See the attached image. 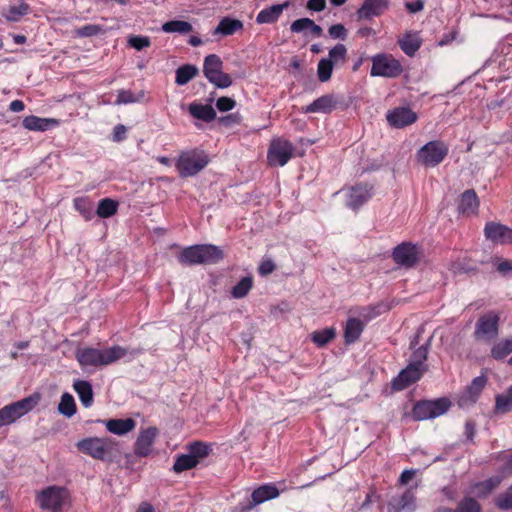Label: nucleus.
I'll list each match as a JSON object with an SVG mask.
<instances>
[{
	"instance_id": "nucleus-1",
	"label": "nucleus",
	"mask_w": 512,
	"mask_h": 512,
	"mask_svg": "<svg viewBox=\"0 0 512 512\" xmlns=\"http://www.w3.org/2000/svg\"><path fill=\"white\" fill-rule=\"evenodd\" d=\"M140 353V349H134L129 352L126 348L119 345L105 349L84 347L76 351V359L82 367H99L115 363L128 354L135 356Z\"/></svg>"
},
{
	"instance_id": "nucleus-2",
	"label": "nucleus",
	"mask_w": 512,
	"mask_h": 512,
	"mask_svg": "<svg viewBox=\"0 0 512 512\" xmlns=\"http://www.w3.org/2000/svg\"><path fill=\"white\" fill-rule=\"evenodd\" d=\"M223 251L212 244H199L185 248L178 260L184 265L215 264L223 259Z\"/></svg>"
},
{
	"instance_id": "nucleus-3",
	"label": "nucleus",
	"mask_w": 512,
	"mask_h": 512,
	"mask_svg": "<svg viewBox=\"0 0 512 512\" xmlns=\"http://www.w3.org/2000/svg\"><path fill=\"white\" fill-rule=\"evenodd\" d=\"M77 448L97 460H106L117 451V443L109 437H90L79 441Z\"/></svg>"
},
{
	"instance_id": "nucleus-4",
	"label": "nucleus",
	"mask_w": 512,
	"mask_h": 512,
	"mask_svg": "<svg viewBox=\"0 0 512 512\" xmlns=\"http://www.w3.org/2000/svg\"><path fill=\"white\" fill-rule=\"evenodd\" d=\"M40 395L33 394L0 409V427L14 423L30 412L39 402Z\"/></svg>"
},
{
	"instance_id": "nucleus-5",
	"label": "nucleus",
	"mask_w": 512,
	"mask_h": 512,
	"mask_svg": "<svg viewBox=\"0 0 512 512\" xmlns=\"http://www.w3.org/2000/svg\"><path fill=\"white\" fill-rule=\"evenodd\" d=\"M223 62L216 54H210L205 57L203 64V73L210 83L218 88H227L232 84L229 74L222 71Z\"/></svg>"
},
{
	"instance_id": "nucleus-6",
	"label": "nucleus",
	"mask_w": 512,
	"mask_h": 512,
	"mask_svg": "<svg viewBox=\"0 0 512 512\" xmlns=\"http://www.w3.org/2000/svg\"><path fill=\"white\" fill-rule=\"evenodd\" d=\"M448 154V146L439 140H434L422 146L416 154L417 162L426 167L439 165Z\"/></svg>"
},
{
	"instance_id": "nucleus-7",
	"label": "nucleus",
	"mask_w": 512,
	"mask_h": 512,
	"mask_svg": "<svg viewBox=\"0 0 512 512\" xmlns=\"http://www.w3.org/2000/svg\"><path fill=\"white\" fill-rule=\"evenodd\" d=\"M450 406L451 402L447 398L420 401L414 406L412 415L416 420H428L445 414Z\"/></svg>"
},
{
	"instance_id": "nucleus-8",
	"label": "nucleus",
	"mask_w": 512,
	"mask_h": 512,
	"mask_svg": "<svg viewBox=\"0 0 512 512\" xmlns=\"http://www.w3.org/2000/svg\"><path fill=\"white\" fill-rule=\"evenodd\" d=\"M208 164V157L202 152H188L182 154L177 161V169L181 177L196 175Z\"/></svg>"
},
{
	"instance_id": "nucleus-9",
	"label": "nucleus",
	"mask_w": 512,
	"mask_h": 512,
	"mask_svg": "<svg viewBox=\"0 0 512 512\" xmlns=\"http://www.w3.org/2000/svg\"><path fill=\"white\" fill-rule=\"evenodd\" d=\"M401 73L402 66L392 55L377 54L372 58L371 76L395 78Z\"/></svg>"
},
{
	"instance_id": "nucleus-10",
	"label": "nucleus",
	"mask_w": 512,
	"mask_h": 512,
	"mask_svg": "<svg viewBox=\"0 0 512 512\" xmlns=\"http://www.w3.org/2000/svg\"><path fill=\"white\" fill-rule=\"evenodd\" d=\"M67 500L68 492L61 487L51 486L38 494L40 507L52 512H60Z\"/></svg>"
},
{
	"instance_id": "nucleus-11",
	"label": "nucleus",
	"mask_w": 512,
	"mask_h": 512,
	"mask_svg": "<svg viewBox=\"0 0 512 512\" xmlns=\"http://www.w3.org/2000/svg\"><path fill=\"white\" fill-rule=\"evenodd\" d=\"M294 146L287 140L274 139L267 153L268 163L271 166H284L293 156Z\"/></svg>"
},
{
	"instance_id": "nucleus-12",
	"label": "nucleus",
	"mask_w": 512,
	"mask_h": 512,
	"mask_svg": "<svg viewBox=\"0 0 512 512\" xmlns=\"http://www.w3.org/2000/svg\"><path fill=\"white\" fill-rule=\"evenodd\" d=\"M421 251L419 247L410 242H403L397 245L392 252V258L396 264L405 268L414 267L420 260Z\"/></svg>"
},
{
	"instance_id": "nucleus-13",
	"label": "nucleus",
	"mask_w": 512,
	"mask_h": 512,
	"mask_svg": "<svg viewBox=\"0 0 512 512\" xmlns=\"http://www.w3.org/2000/svg\"><path fill=\"white\" fill-rule=\"evenodd\" d=\"M499 319V315L493 311L482 315L475 325V337L486 341L495 338L498 335Z\"/></svg>"
},
{
	"instance_id": "nucleus-14",
	"label": "nucleus",
	"mask_w": 512,
	"mask_h": 512,
	"mask_svg": "<svg viewBox=\"0 0 512 512\" xmlns=\"http://www.w3.org/2000/svg\"><path fill=\"white\" fill-rule=\"evenodd\" d=\"M485 237L496 244H512V229L497 222H488L484 228Z\"/></svg>"
},
{
	"instance_id": "nucleus-15",
	"label": "nucleus",
	"mask_w": 512,
	"mask_h": 512,
	"mask_svg": "<svg viewBox=\"0 0 512 512\" xmlns=\"http://www.w3.org/2000/svg\"><path fill=\"white\" fill-rule=\"evenodd\" d=\"M486 384L487 378L484 375L474 378L471 384L459 396V406L464 408L473 405L477 401Z\"/></svg>"
},
{
	"instance_id": "nucleus-16",
	"label": "nucleus",
	"mask_w": 512,
	"mask_h": 512,
	"mask_svg": "<svg viewBox=\"0 0 512 512\" xmlns=\"http://www.w3.org/2000/svg\"><path fill=\"white\" fill-rule=\"evenodd\" d=\"M425 371V367H418L412 364H408V366L405 369H403L396 378L393 379V389H405L412 383L418 381Z\"/></svg>"
},
{
	"instance_id": "nucleus-17",
	"label": "nucleus",
	"mask_w": 512,
	"mask_h": 512,
	"mask_svg": "<svg viewBox=\"0 0 512 512\" xmlns=\"http://www.w3.org/2000/svg\"><path fill=\"white\" fill-rule=\"evenodd\" d=\"M158 435L156 427H148L140 431L134 444V453L140 457H146L152 452V447Z\"/></svg>"
},
{
	"instance_id": "nucleus-18",
	"label": "nucleus",
	"mask_w": 512,
	"mask_h": 512,
	"mask_svg": "<svg viewBox=\"0 0 512 512\" xmlns=\"http://www.w3.org/2000/svg\"><path fill=\"white\" fill-rule=\"evenodd\" d=\"M387 121L394 128H403L417 120V114L408 107H397L388 111Z\"/></svg>"
},
{
	"instance_id": "nucleus-19",
	"label": "nucleus",
	"mask_w": 512,
	"mask_h": 512,
	"mask_svg": "<svg viewBox=\"0 0 512 512\" xmlns=\"http://www.w3.org/2000/svg\"><path fill=\"white\" fill-rule=\"evenodd\" d=\"M372 196V187L358 184L352 187L347 198V206L356 210L367 202Z\"/></svg>"
},
{
	"instance_id": "nucleus-20",
	"label": "nucleus",
	"mask_w": 512,
	"mask_h": 512,
	"mask_svg": "<svg viewBox=\"0 0 512 512\" xmlns=\"http://www.w3.org/2000/svg\"><path fill=\"white\" fill-rule=\"evenodd\" d=\"M339 101L333 94L323 95L304 108L305 113H331Z\"/></svg>"
},
{
	"instance_id": "nucleus-21",
	"label": "nucleus",
	"mask_w": 512,
	"mask_h": 512,
	"mask_svg": "<svg viewBox=\"0 0 512 512\" xmlns=\"http://www.w3.org/2000/svg\"><path fill=\"white\" fill-rule=\"evenodd\" d=\"M389 0H365L357 10L359 19H369L381 15L388 7Z\"/></svg>"
},
{
	"instance_id": "nucleus-22",
	"label": "nucleus",
	"mask_w": 512,
	"mask_h": 512,
	"mask_svg": "<svg viewBox=\"0 0 512 512\" xmlns=\"http://www.w3.org/2000/svg\"><path fill=\"white\" fill-rule=\"evenodd\" d=\"M23 126L31 131H46L59 125V121L54 118H40L34 115L27 116L23 119Z\"/></svg>"
},
{
	"instance_id": "nucleus-23",
	"label": "nucleus",
	"mask_w": 512,
	"mask_h": 512,
	"mask_svg": "<svg viewBox=\"0 0 512 512\" xmlns=\"http://www.w3.org/2000/svg\"><path fill=\"white\" fill-rule=\"evenodd\" d=\"M106 426V429L113 434L122 436L125 435L136 427V421L132 418L126 419H109L103 421Z\"/></svg>"
},
{
	"instance_id": "nucleus-24",
	"label": "nucleus",
	"mask_w": 512,
	"mask_h": 512,
	"mask_svg": "<svg viewBox=\"0 0 512 512\" xmlns=\"http://www.w3.org/2000/svg\"><path fill=\"white\" fill-rule=\"evenodd\" d=\"M278 495L279 491L276 488V486L272 484L260 486L259 488L253 491L251 495L252 502L247 506L246 509H252L254 506L258 504L276 498Z\"/></svg>"
},
{
	"instance_id": "nucleus-25",
	"label": "nucleus",
	"mask_w": 512,
	"mask_h": 512,
	"mask_svg": "<svg viewBox=\"0 0 512 512\" xmlns=\"http://www.w3.org/2000/svg\"><path fill=\"white\" fill-rule=\"evenodd\" d=\"M398 44L406 55L413 56L421 47L422 40L418 32L409 31L398 39Z\"/></svg>"
},
{
	"instance_id": "nucleus-26",
	"label": "nucleus",
	"mask_w": 512,
	"mask_h": 512,
	"mask_svg": "<svg viewBox=\"0 0 512 512\" xmlns=\"http://www.w3.org/2000/svg\"><path fill=\"white\" fill-rule=\"evenodd\" d=\"M415 494L412 488L407 489L398 500H393L388 505L389 512L402 510L413 511L415 509Z\"/></svg>"
},
{
	"instance_id": "nucleus-27",
	"label": "nucleus",
	"mask_w": 512,
	"mask_h": 512,
	"mask_svg": "<svg viewBox=\"0 0 512 512\" xmlns=\"http://www.w3.org/2000/svg\"><path fill=\"white\" fill-rule=\"evenodd\" d=\"M243 29V22L238 19L224 17L213 30V35L230 36Z\"/></svg>"
},
{
	"instance_id": "nucleus-28",
	"label": "nucleus",
	"mask_w": 512,
	"mask_h": 512,
	"mask_svg": "<svg viewBox=\"0 0 512 512\" xmlns=\"http://www.w3.org/2000/svg\"><path fill=\"white\" fill-rule=\"evenodd\" d=\"M289 6L288 2L283 4L272 5L266 9L261 10L257 17L256 22L258 24L274 23L278 20L283 10Z\"/></svg>"
},
{
	"instance_id": "nucleus-29",
	"label": "nucleus",
	"mask_w": 512,
	"mask_h": 512,
	"mask_svg": "<svg viewBox=\"0 0 512 512\" xmlns=\"http://www.w3.org/2000/svg\"><path fill=\"white\" fill-rule=\"evenodd\" d=\"M479 207V201L474 190H466L462 195L459 203V211L462 214H475Z\"/></svg>"
},
{
	"instance_id": "nucleus-30",
	"label": "nucleus",
	"mask_w": 512,
	"mask_h": 512,
	"mask_svg": "<svg viewBox=\"0 0 512 512\" xmlns=\"http://www.w3.org/2000/svg\"><path fill=\"white\" fill-rule=\"evenodd\" d=\"M73 388L79 396L82 405L88 408L93 403V389L92 385L85 380H76L73 384Z\"/></svg>"
},
{
	"instance_id": "nucleus-31",
	"label": "nucleus",
	"mask_w": 512,
	"mask_h": 512,
	"mask_svg": "<svg viewBox=\"0 0 512 512\" xmlns=\"http://www.w3.org/2000/svg\"><path fill=\"white\" fill-rule=\"evenodd\" d=\"M364 329V323L358 318L348 319L344 331V339L347 344L356 342Z\"/></svg>"
},
{
	"instance_id": "nucleus-32",
	"label": "nucleus",
	"mask_w": 512,
	"mask_h": 512,
	"mask_svg": "<svg viewBox=\"0 0 512 512\" xmlns=\"http://www.w3.org/2000/svg\"><path fill=\"white\" fill-rule=\"evenodd\" d=\"M290 30L293 33H301L305 30H309L315 37H320L323 33L322 28L309 18H300L295 20L292 22Z\"/></svg>"
},
{
	"instance_id": "nucleus-33",
	"label": "nucleus",
	"mask_w": 512,
	"mask_h": 512,
	"mask_svg": "<svg viewBox=\"0 0 512 512\" xmlns=\"http://www.w3.org/2000/svg\"><path fill=\"white\" fill-rule=\"evenodd\" d=\"M189 112L194 118L206 122L212 121L216 117V112L211 105L193 103L189 105Z\"/></svg>"
},
{
	"instance_id": "nucleus-34",
	"label": "nucleus",
	"mask_w": 512,
	"mask_h": 512,
	"mask_svg": "<svg viewBox=\"0 0 512 512\" xmlns=\"http://www.w3.org/2000/svg\"><path fill=\"white\" fill-rule=\"evenodd\" d=\"M198 74V68L195 65L186 64L180 66L176 70V79L175 82L178 85H185L189 81H191Z\"/></svg>"
},
{
	"instance_id": "nucleus-35",
	"label": "nucleus",
	"mask_w": 512,
	"mask_h": 512,
	"mask_svg": "<svg viewBox=\"0 0 512 512\" xmlns=\"http://www.w3.org/2000/svg\"><path fill=\"white\" fill-rule=\"evenodd\" d=\"M29 10V5L25 1H21L17 5L10 6L7 10H5L3 15L8 21L17 22L24 15L28 14Z\"/></svg>"
},
{
	"instance_id": "nucleus-36",
	"label": "nucleus",
	"mask_w": 512,
	"mask_h": 512,
	"mask_svg": "<svg viewBox=\"0 0 512 512\" xmlns=\"http://www.w3.org/2000/svg\"><path fill=\"white\" fill-rule=\"evenodd\" d=\"M193 30L192 25L183 20H172L162 25V31L166 33H180L187 34Z\"/></svg>"
},
{
	"instance_id": "nucleus-37",
	"label": "nucleus",
	"mask_w": 512,
	"mask_h": 512,
	"mask_svg": "<svg viewBox=\"0 0 512 512\" xmlns=\"http://www.w3.org/2000/svg\"><path fill=\"white\" fill-rule=\"evenodd\" d=\"M512 410V386L502 394L496 396L495 411L498 413H507Z\"/></svg>"
},
{
	"instance_id": "nucleus-38",
	"label": "nucleus",
	"mask_w": 512,
	"mask_h": 512,
	"mask_svg": "<svg viewBox=\"0 0 512 512\" xmlns=\"http://www.w3.org/2000/svg\"><path fill=\"white\" fill-rule=\"evenodd\" d=\"M210 452V446L200 441H195L187 446V453H189L198 463L200 460L206 458Z\"/></svg>"
},
{
	"instance_id": "nucleus-39",
	"label": "nucleus",
	"mask_w": 512,
	"mask_h": 512,
	"mask_svg": "<svg viewBox=\"0 0 512 512\" xmlns=\"http://www.w3.org/2000/svg\"><path fill=\"white\" fill-rule=\"evenodd\" d=\"M118 209V202L110 199L105 198L100 200L98 207H97V215L101 218H109L116 214Z\"/></svg>"
},
{
	"instance_id": "nucleus-40",
	"label": "nucleus",
	"mask_w": 512,
	"mask_h": 512,
	"mask_svg": "<svg viewBox=\"0 0 512 512\" xmlns=\"http://www.w3.org/2000/svg\"><path fill=\"white\" fill-rule=\"evenodd\" d=\"M431 339H432V337H430L425 344L421 345L419 348H417L413 352V354L411 355L409 364H412V365H415L418 367H425V369L427 368L426 365L424 364V362L426 361L427 356H428V350H429V346L431 344Z\"/></svg>"
},
{
	"instance_id": "nucleus-41",
	"label": "nucleus",
	"mask_w": 512,
	"mask_h": 512,
	"mask_svg": "<svg viewBox=\"0 0 512 512\" xmlns=\"http://www.w3.org/2000/svg\"><path fill=\"white\" fill-rule=\"evenodd\" d=\"M58 411L60 414L68 418L72 417L76 413V404L71 394L64 393L61 396V400L58 405Z\"/></svg>"
},
{
	"instance_id": "nucleus-42",
	"label": "nucleus",
	"mask_w": 512,
	"mask_h": 512,
	"mask_svg": "<svg viewBox=\"0 0 512 512\" xmlns=\"http://www.w3.org/2000/svg\"><path fill=\"white\" fill-rule=\"evenodd\" d=\"M197 464L198 462L189 453H185L176 457L173 470L176 473H181L194 468Z\"/></svg>"
},
{
	"instance_id": "nucleus-43",
	"label": "nucleus",
	"mask_w": 512,
	"mask_h": 512,
	"mask_svg": "<svg viewBox=\"0 0 512 512\" xmlns=\"http://www.w3.org/2000/svg\"><path fill=\"white\" fill-rule=\"evenodd\" d=\"M253 286V278L251 276L243 277L231 290L233 298L240 299L245 297Z\"/></svg>"
},
{
	"instance_id": "nucleus-44",
	"label": "nucleus",
	"mask_w": 512,
	"mask_h": 512,
	"mask_svg": "<svg viewBox=\"0 0 512 512\" xmlns=\"http://www.w3.org/2000/svg\"><path fill=\"white\" fill-rule=\"evenodd\" d=\"M512 352V337L501 340L491 349V355L494 359H503Z\"/></svg>"
},
{
	"instance_id": "nucleus-45",
	"label": "nucleus",
	"mask_w": 512,
	"mask_h": 512,
	"mask_svg": "<svg viewBox=\"0 0 512 512\" xmlns=\"http://www.w3.org/2000/svg\"><path fill=\"white\" fill-rule=\"evenodd\" d=\"M336 331L334 328H325L320 331H315L311 334L312 341L319 347L325 346L334 339Z\"/></svg>"
},
{
	"instance_id": "nucleus-46",
	"label": "nucleus",
	"mask_w": 512,
	"mask_h": 512,
	"mask_svg": "<svg viewBox=\"0 0 512 512\" xmlns=\"http://www.w3.org/2000/svg\"><path fill=\"white\" fill-rule=\"evenodd\" d=\"M144 95V91H140L137 95H135L130 90H119L115 104L122 105L139 102L144 98Z\"/></svg>"
},
{
	"instance_id": "nucleus-47",
	"label": "nucleus",
	"mask_w": 512,
	"mask_h": 512,
	"mask_svg": "<svg viewBox=\"0 0 512 512\" xmlns=\"http://www.w3.org/2000/svg\"><path fill=\"white\" fill-rule=\"evenodd\" d=\"M333 62L331 59L322 58L317 67L318 78L321 82H326L331 78L333 71Z\"/></svg>"
},
{
	"instance_id": "nucleus-48",
	"label": "nucleus",
	"mask_w": 512,
	"mask_h": 512,
	"mask_svg": "<svg viewBox=\"0 0 512 512\" xmlns=\"http://www.w3.org/2000/svg\"><path fill=\"white\" fill-rule=\"evenodd\" d=\"M107 31L106 28H104L101 25L97 24H88L83 27L77 28L74 33L78 37H91L99 34H103Z\"/></svg>"
},
{
	"instance_id": "nucleus-49",
	"label": "nucleus",
	"mask_w": 512,
	"mask_h": 512,
	"mask_svg": "<svg viewBox=\"0 0 512 512\" xmlns=\"http://www.w3.org/2000/svg\"><path fill=\"white\" fill-rule=\"evenodd\" d=\"M457 510L458 512H481V506L474 498L465 497L459 502Z\"/></svg>"
},
{
	"instance_id": "nucleus-50",
	"label": "nucleus",
	"mask_w": 512,
	"mask_h": 512,
	"mask_svg": "<svg viewBox=\"0 0 512 512\" xmlns=\"http://www.w3.org/2000/svg\"><path fill=\"white\" fill-rule=\"evenodd\" d=\"M347 49L343 44H337L329 51V58L334 63L342 62L346 60Z\"/></svg>"
},
{
	"instance_id": "nucleus-51",
	"label": "nucleus",
	"mask_w": 512,
	"mask_h": 512,
	"mask_svg": "<svg viewBox=\"0 0 512 512\" xmlns=\"http://www.w3.org/2000/svg\"><path fill=\"white\" fill-rule=\"evenodd\" d=\"M75 208L84 216L86 220H89L93 216V208L91 204L84 198H78L74 200Z\"/></svg>"
},
{
	"instance_id": "nucleus-52",
	"label": "nucleus",
	"mask_w": 512,
	"mask_h": 512,
	"mask_svg": "<svg viewBox=\"0 0 512 512\" xmlns=\"http://www.w3.org/2000/svg\"><path fill=\"white\" fill-rule=\"evenodd\" d=\"M128 44L134 49L140 51L150 46L151 41L148 36L135 35L128 38Z\"/></svg>"
},
{
	"instance_id": "nucleus-53",
	"label": "nucleus",
	"mask_w": 512,
	"mask_h": 512,
	"mask_svg": "<svg viewBox=\"0 0 512 512\" xmlns=\"http://www.w3.org/2000/svg\"><path fill=\"white\" fill-rule=\"evenodd\" d=\"M496 505L501 510L512 509V486L497 498Z\"/></svg>"
},
{
	"instance_id": "nucleus-54",
	"label": "nucleus",
	"mask_w": 512,
	"mask_h": 512,
	"mask_svg": "<svg viewBox=\"0 0 512 512\" xmlns=\"http://www.w3.org/2000/svg\"><path fill=\"white\" fill-rule=\"evenodd\" d=\"M450 270L453 274H462V273H468L470 271H473L474 268L468 265L465 260H458L453 262L450 265Z\"/></svg>"
},
{
	"instance_id": "nucleus-55",
	"label": "nucleus",
	"mask_w": 512,
	"mask_h": 512,
	"mask_svg": "<svg viewBox=\"0 0 512 512\" xmlns=\"http://www.w3.org/2000/svg\"><path fill=\"white\" fill-rule=\"evenodd\" d=\"M235 101L229 97H220L216 101V107L221 112L232 110L235 107Z\"/></svg>"
},
{
	"instance_id": "nucleus-56",
	"label": "nucleus",
	"mask_w": 512,
	"mask_h": 512,
	"mask_svg": "<svg viewBox=\"0 0 512 512\" xmlns=\"http://www.w3.org/2000/svg\"><path fill=\"white\" fill-rule=\"evenodd\" d=\"M329 35L334 39H345L347 30L342 24H335L329 28Z\"/></svg>"
},
{
	"instance_id": "nucleus-57",
	"label": "nucleus",
	"mask_w": 512,
	"mask_h": 512,
	"mask_svg": "<svg viewBox=\"0 0 512 512\" xmlns=\"http://www.w3.org/2000/svg\"><path fill=\"white\" fill-rule=\"evenodd\" d=\"M275 267L276 266L272 260L266 259L260 263L258 267V272L260 275L266 276L271 274L275 270Z\"/></svg>"
},
{
	"instance_id": "nucleus-58",
	"label": "nucleus",
	"mask_w": 512,
	"mask_h": 512,
	"mask_svg": "<svg viewBox=\"0 0 512 512\" xmlns=\"http://www.w3.org/2000/svg\"><path fill=\"white\" fill-rule=\"evenodd\" d=\"M126 127L122 124H118L114 127L113 141L120 142L126 138Z\"/></svg>"
},
{
	"instance_id": "nucleus-59",
	"label": "nucleus",
	"mask_w": 512,
	"mask_h": 512,
	"mask_svg": "<svg viewBox=\"0 0 512 512\" xmlns=\"http://www.w3.org/2000/svg\"><path fill=\"white\" fill-rule=\"evenodd\" d=\"M326 7V0H308L307 8L312 11L320 12Z\"/></svg>"
},
{
	"instance_id": "nucleus-60",
	"label": "nucleus",
	"mask_w": 512,
	"mask_h": 512,
	"mask_svg": "<svg viewBox=\"0 0 512 512\" xmlns=\"http://www.w3.org/2000/svg\"><path fill=\"white\" fill-rule=\"evenodd\" d=\"M500 484V478H490L482 482H478V486H486V492H491Z\"/></svg>"
},
{
	"instance_id": "nucleus-61",
	"label": "nucleus",
	"mask_w": 512,
	"mask_h": 512,
	"mask_svg": "<svg viewBox=\"0 0 512 512\" xmlns=\"http://www.w3.org/2000/svg\"><path fill=\"white\" fill-rule=\"evenodd\" d=\"M405 7L410 13H417L424 9V2L422 0H416L415 2H407L405 4Z\"/></svg>"
},
{
	"instance_id": "nucleus-62",
	"label": "nucleus",
	"mask_w": 512,
	"mask_h": 512,
	"mask_svg": "<svg viewBox=\"0 0 512 512\" xmlns=\"http://www.w3.org/2000/svg\"><path fill=\"white\" fill-rule=\"evenodd\" d=\"M415 470L413 469H410V470H404L401 475H400V478L398 480V482L401 484V485H405L407 484L415 475Z\"/></svg>"
},
{
	"instance_id": "nucleus-63",
	"label": "nucleus",
	"mask_w": 512,
	"mask_h": 512,
	"mask_svg": "<svg viewBox=\"0 0 512 512\" xmlns=\"http://www.w3.org/2000/svg\"><path fill=\"white\" fill-rule=\"evenodd\" d=\"M497 270L502 274H507L508 272L512 271V261H502L497 265Z\"/></svg>"
},
{
	"instance_id": "nucleus-64",
	"label": "nucleus",
	"mask_w": 512,
	"mask_h": 512,
	"mask_svg": "<svg viewBox=\"0 0 512 512\" xmlns=\"http://www.w3.org/2000/svg\"><path fill=\"white\" fill-rule=\"evenodd\" d=\"M9 108L12 112H21L24 110L25 105L21 100H14L10 103Z\"/></svg>"
}]
</instances>
